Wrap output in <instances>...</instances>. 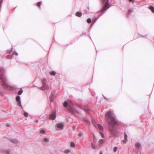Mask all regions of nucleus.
<instances>
[{
	"instance_id": "obj_1",
	"label": "nucleus",
	"mask_w": 154,
	"mask_h": 154,
	"mask_svg": "<svg viewBox=\"0 0 154 154\" xmlns=\"http://www.w3.org/2000/svg\"><path fill=\"white\" fill-rule=\"evenodd\" d=\"M106 120L108 123L109 129V137L110 138H116L119 134V132L116 129L113 128L114 125L117 124V122L115 118V114L111 112H107L106 113Z\"/></svg>"
},
{
	"instance_id": "obj_2",
	"label": "nucleus",
	"mask_w": 154,
	"mask_h": 154,
	"mask_svg": "<svg viewBox=\"0 0 154 154\" xmlns=\"http://www.w3.org/2000/svg\"><path fill=\"white\" fill-rule=\"evenodd\" d=\"M5 69L3 67H0V79L1 80V84L5 88L8 87V82L4 75L5 72Z\"/></svg>"
},
{
	"instance_id": "obj_3",
	"label": "nucleus",
	"mask_w": 154,
	"mask_h": 154,
	"mask_svg": "<svg viewBox=\"0 0 154 154\" xmlns=\"http://www.w3.org/2000/svg\"><path fill=\"white\" fill-rule=\"evenodd\" d=\"M102 2L103 6L101 11V12H104V13L106 10L110 7L109 4V0H102Z\"/></svg>"
},
{
	"instance_id": "obj_4",
	"label": "nucleus",
	"mask_w": 154,
	"mask_h": 154,
	"mask_svg": "<svg viewBox=\"0 0 154 154\" xmlns=\"http://www.w3.org/2000/svg\"><path fill=\"white\" fill-rule=\"evenodd\" d=\"M67 102L68 103H69V105H68V106H69V111L71 113L74 114L76 112H78L77 110L72 107L71 106H72V103L71 101L68 100Z\"/></svg>"
},
{
	"instance_id": "obj_5",
	"label": "nucleus",
	"mask_w": 154,
	"mask_h": 154,
	"mask_svg": "<svg viewBox=\"0 0 154 154\" xmlns=\"http://www.w3.org/2000/svg\"><path fill=\"white\" fill-rule=\"evenodd\" d=\"M92 123L95 127L97 128H98L100 131H103V127L101 126L100 125L97 124L94 120H92Z\"/></svg>"
},
{
	"instance_id": "obj_6",
	"label": "nucleus",
	"mask_w": 154,
	"mask_h": 154,
	"mask_svg": "<svg viewBox=\"0 0 154 154\" xmlns=\"http://www.w3.org/2000/svg\"><path fill=\"white\" fill-rule=\"evenodd\" d=\"M64 124L63 123H59L57 124L56 127L57 129H56L57 130H61L63 129V128Z\"/></svg>"
},
{
	"instance_id": "obj_7",
	"label": "nucleus",
	"mask_w": 154,
	"mask_h": 154,
	"mask_svg": "<svg viewBox=\"0 0 154 154\" xmlns=\"http://www.w3.org/2000/svg\"><path fill=\"white\" fill-rule=\"evenodd\" d=\"M16 100L17 102L18 105L21 107L22 109H23V107L21 105V101H20V96H17L16 97Z\"/></svg>"
},
{
	"instance_id": "obj_8",
	"label": "nucleus",
	"mask_w": 154,
	"mask_h": 154,
	"mask_svg": "<svg viewBox=\"0 0 154 154\" xmlns=\"http://www.w3.org/2000/svg\"><path fill=\"white\" fill-rule=\"evenodd\" d=\"M49 119L51 120H54L56 118V112H54L51 113L49 116Z\"/></svg>"
},
{
	"instance_id": "obj_9",
	"label": "nucleus",
	"mask_w": 154,
	"mask_h": 154,
	"mask_svg": "<svg viewBox=\"0 0 154 154\" xmlns=\"http://www.w3.org/2000/svg\"><path fill=\"white\" fill-rule=\"evenodd\" d=\"M42 85V86L40 88L41 90H44L45 89L48 90L49 89V87L48 85L46 84Z\"/></svg>"
},
{
	"instance_id": "obj_10",
	"label": "nucleus",
	"mask_w": 154,
	"mask_h": 154,
	"mask_svg": "<svg viewBox=\"0 0 154 154\" xmlns=\"http://www.w3.org/2000/svg\"><path fill=\"white\" fill-rule=\"evenodd\" d=\"M11 141L14 143H18V140L16 139H13L11 140Z\"/></svg>"
},
{
	"instance_id": "obj_11",
	"label": "nucleus",
	"mask_w": 154,
	"mask_h": 154,
	"mask_svg": "<svg viewBox=\"0 0 154 154\" xmlns=\"http://www.w3.org/2000/svg\"><path fill=\"white\" fill-rule=\"evenodd\" d=\"M76 16L78 17H80L82 15V13L81 12H77L76 13Z\"/></svg>"
},
{
	"instance_id": "obj_12",
	"label": "nucleus",
	"mask_w": 154,
	"mask_h": 154,
	"mask_svg": "<svg viewBox=\"0 0 154 154\" xmlns=\"http://www.w3.org/2000/svg\"><path fill=\"white\" fill-rule=\"evenodd\" d=\"M149 8L152 13H154V7L150 6L149 7Z\"/></svg>"
},
{
	"instance_id": "obj_13",
	"label": "nucleus",
	"mask_w": 154,
	"mask_h": 154,
	"mask_svg": "<svg viewBox=\"0 0 154 154\" xmlns=\"http://www.w3.org/2000/svg\"><path fill=\"white\" fill-rule=\"evenodd\" d=\"M135 146L138 149L140 148L141 147V144L139 142H138L135 145Z\"/></svg>"
},
{
	"instance_id": "obj_14",
	"label": "nucleus",
	"mask_w": 154,
	"mask_h": 154,
	"mask_svg": "<svg viewBox=\"0 0 154 154\" xmlns=\"http://www.w3.org/2000/svg\"><path fill=\"white\" fill-rule=\"evenodd\" d=\"M47 80L46 79L44 78L42 81V85L46 84Z\"/></svg>"
},
{
	"instance_id": "obj_15",
	"label": "nucleus",
	"mask_w": 154,
	"mask_h": 154,
	"mask_svg": "<svg viewBox=\"0 0 154 154\" xmlns=\"http://www.w3.org/2000/svg\"><path fill=\"white\" fill-rule=\"evenodd\" d=\"M127 135L126 134H125V140L124 141V142L126 143L127 141Z\"/></svg>"
},
{
	"instance_id": "obj_16",
	"label": "nucleus",
	"mask_w": 154,
	"mask_h": 154,
	"mask_svg": "<svg viewBox=\"0 0 154 154\" xmlns=\"http://www.w3.org/2000/svg\"><path fill=\"white\" fill-rule=\"evenodd\" d=\"M50 73L51 75H56V72L55 71H53L50 72Z\"/></svg>"
},
{
	"instance_id": "obj_17",
	"label": "nucleus",
	"mask_w": 154,
	"mask_h": 154,
	"mask_svg": "<svg viewBox=\"0 0 154 154\" xmlns=\"http://www.w3.org/2000/svg\"><path fill=\"white\" fill-rule=\"evenodd\" d=\"M69 105V103H68L67 101H65L63 103V106L64 107H66L68 105Z\"/></svg>"
},
{
	"instance_id": "obj_18",
	"label": "nucleus",
	"mask_w": 154,
	"mask_h": 154,
	"mask_svg": "<svg viewBox=\"0 0 154 154\" xmlns=\"http://www.w3.org/2000/svg\"><path fill=\"white\" fill-rule=\"evenodd\" d=\"M23 92V91L22 88H20V90L18 92V94L20 95H21Z\"/></svg>"
},
{
	"instance_id": "obj_19",
	"label": "nucleus",
	"mask_w": 154,
	"mask_h": 154,
	"mask_svg": "<svg viewBox=\"0 0 154 154\" xmlns=\"http://www.w3.org/2000/svg\"><path fill=\"white\" fill-rule=\"evenodd\" d=\"M84 120L85 121V122H86V123H87L88 124H90V122L88 121V119L85 118L84 119Z\"/></svg>"
},
{
	"instance_id": "obj_20",
	"label": "nucleus",
	"mask_w": 154,
	"mask_h": 154,
	"mask_svg": "<svg viewBox=\"0 0 154 154\" xmlns=\"http://www.w3.org/2000/svg\"><path fill=\"white\" fill-rule=\"evenodd\" d=\"M42 3V2H38L37 4V6H38V7H39V8H40V6L41 5Z\"/></svg>"
},
{
	"instance_id": "obj_21",
	"label": "nucleus",
	"mask_w": 154,
	"mask_h": 154,
	"mask_svg": "<svg viewBox=\"0 0 154 154\" xmlns=\"http://www.w3.org/2000/svg\"><path fill=\"white\" fill-rule=\"evenodd\" d=\"M70 146L72 147H74L75 146V144L74 142H72L70 143Z\"/></svg>"
},
{
	"instance_id": "obj_22",
	"label": "nucleus",
	"mask_w": 154,
	"mask_h": 154,
	"mask_svg": "<svg viewBox=\"0 0 154 154\" xmlns=\"http://www.w3.org/2000/svg\"><path fill=\"white\" fill-rule=\"evenodd\" d=\"M24 116L26 117H28V114L27 112H25L24 113Z\"/></svg>"
},
{
	"instance_id": "obj_23",
	"label": "nucleus",
	"mask_w": 154,
	"mask_h": 154,
	"mask_svg": "<svg viewBox=\"0 0 154 154\" xmlns=\"http://www.w3.org/2000/svg\"><path fill=\"white\" fill-rule=\"evenodd\" d=\"M103 141V140L102 139H100L99 141V144H101Z\"/></svg>"
},
{
	"instance_id": "obj_24",
	"label": "nucleus",
	"mask_w": 154,
	"mask_h": 154,
	"mask_svg": "<svg viewBox=\"0 0 154 154\" xmlns=\"http://www.w3.org/2000/svg\"><path fill=\"white\" fill-rule=\"evenodd\" d=\"M117 150V147H115L113 149V151L114 152H116Z\"/></svg>"
},
{
	"instance_id": "obj_25",
	"label": "nucleus",
	"mask_w": 154,
	"mask_h": 154,
	"mask_svg": "<svg viewBox=\"0 0 154 154\" xmlns=\"http://www.w3.org/2000/svg\"><path fill=\"white\" fill-rule=\"evenodd\" d=\"M40 133L41 134H45V131L43 130H42L40 131Z\"/></svg>"
},
{
	"instance_id": "obj_26",
	"label": "nucleus",
	"mask_w": 154,
	"mask_h": 154,
	"mask_svg": "<svg viewBox=\"0 0 154 154\" xmlns=\"http://www.w3.org/2000/svg\"><path fill=\"white\" fill-rule=\"evenodd\" d=\"M87 21L88 23H90L91 22V19H90V18H88L87 20Z\"/></svg>"
},
{
	"instance_id": "obj_27",
	"label": "nucleus",
	"mask_w": 154,
	"mask_h": 154,
	"mask_svg": "<svg viewBox=\"0 0 154 154\" xmlns=\"http://www.w3.org/2000/svg\"><path fill=\"white\" fill-rule=\"evenodd\" d=\"M44 140L46 142H48L49 141L48 139L47 138V137L44 138Z\"/></svg>"
},
{
	"instance_id": "obj_28",
	"label": "nucleus",
	"mask_w": 154,
	"mask_h": 154,
	"mask_svg": "<svg viewBox=\"0 0 154 154\" xmlns=\"http://www.w3.org/2000/svg\"><path fill=\"white\" fill-rule=\"evenodd\" d=\"M70 152V150L68 149H67L64 151V152L66 153H67Z\"/></svg>"
},
{
	"instance_id": "obj_29",
	"label": "nucleus",
	"mask_w": 154,
	"mask_h": 154,
	"mask_svg": "<svg viewBox=\"0 0 154 154\" xmlns=\"http://www.w3.org/2000/svg\"><path fill=\"white\" fill-rule=\"evenodd\" d=\"M15 55L17 56V55H18V54L16 51H14L13 53V55Z\"/></svg>"
},
{
	"instance_id": "obj_30",
	"label": "nucleus",
	"mask_w": 154,
	"mask_h": 154,
	"mask_svg": "<svg viewBox=\"0 0 154 154\" xmlns=\"http://www.w3.org/2000/svg\"><path fill=\"white\" fill-rule=\"evenodd\" d=\"M12 48H11V50H7V51H6V53H8V54L10 53V52L11 51H12Z\"/></svg>"
},
{
	"instance_id": "obj_31",
	"label": "nucleus",
	"mask_w": 154,
	"mask_h": 154,
	"mask_svg": "<svg viewBox=\"0 0 154 154\" xmlns=\"http://www.w3.org/2000/svg\"><path fill=\"white\" fill-rule=\"evenodd\" d=\"M51 94L52 96L53 97H54L55 96V95H56L55 94V93H51Z\"/></svg>"
},
{
	"instance_id": "obj_32",
	"label": "nucleus",
	"mask_w": 154,
	"mask_h": 154,
	"mask_svg": "<svg viewBox=\"0 0 154 154\" xmlns=\"http://www.w3.org/2000/svg\"><path fill=\"white\" fill-rule=\"evenodd\" d=\"M13 56V55H8V56H7V57L8 58H10L11 57H12V56Z\"/></svg>"
},
{
	"instance_id": "obj_33",
	"label": "nucleus",
	"mask_w": 154,
	"mask_h": 154,
	"mask_svg": "<svg viewBox=\"0 0 154 154\" xmlns=\"http://www.w3.org/2000/svg\"><path fill=\"white\" fill-rule=\"evenodd\" d=\"M5 153L7 154H9V151L8 150H6L5 151Z\"/></svg>"
},
{
	"instance_id": "obj_34",
	"label": "nucleus",
	"mask_w": 154,
	"mask_h": 154,
	"mask_svg": "<svg viewBox=\"0 0 154 154\" xmlns=\"http://www.w3.org/2000/svg\"><path fill=\"white\" fill-rule=\"evenodd\" d=\"M133 12V11L131 10H129V11H128V15H129V14H130L131 12Z\"/></svg>"
},
{
	"instance_id": "obj_35",
	"label": "nucleus",
	"mask_w": 154,
	"mask_h": 154,
	"mask_svg": "<svg viewBox=\"0 0 154 154\" xmlns=\"http://www.w3.org/2000/svg\"><path fill=\"white\" fill-rule=\"evenodd\" d=\"M91 146H92V148H93L94 149H95V146L94 144H92Z\"/></svg>"
},
{
	"instance_id": "obj_36",
	"label": "nucleus",
	"mask_w": 154,
	"mask_h": 154,
	"mask_svg": "<svg viewBox=\"0 0 154 154\" xmlns=\"http://www.w3.org/2000/svg\"><path fill=\"white\" fill-rule=\"evenodd\" d=\"M89 110V109H84V110L86 112H88V111Z\"/></svg>"
},
{
	"instance_id": "obj_37",
	"label": "nucleus",
	"mask_w": 154,
	"mask_h": 154,
	"mask_svg": "<svg viewBox=\"0 0 154 154\" xmlns=\"http://www.w3.org/2000/svg\"><path fill=\"white\" fill-rule=\"evenodd\" d=\"M100 133L101 134V135L102 136V137H104V134H103L102 133H101V132H100Z\"/></svg>"
},
{
	"instance_id": "obj_38",
	"label": "nucleus",
	"mask_w": 154,
	"mask_h": 154,
	"mask_svg": "<svg viewBox=\"0 0 154 154\" xmlns=\"http://www.w3.org/2000/svg\"><path fill=\"white\" fill-rule=\"evenodd\" d=\"M100 133L101 134V135L102 136V137H104V134H103L102 133H101V132H100Z\"/></svg>"
},
{
	"instance_id": "obj_39",
	"label": "nucleus",
	"mask_w": 154,
	"mask_h": 154,
	"mask_svg": "<svg viewBox=\"0 0 154 154\" xmlns=\"http://www.w3.org/2000/svg\"><path fill=\"white\" fill-rule=\"evenodd\" d=\"M78 135L79 136H81L82 135V134L80 133H79L78 134Z\"/></svg>"
},
{
	"instance_id": "obj_40",
	"label": "nucleus",
	"mask_w": 154,
	"mask_h": 154,
	"mask_svg": "<svg viewBox=\"0 0 154 154\" xmlns=\"http://www.w3.org/2000/svg\"><path fill=\"white\" fill-rule=\"evenodd\" d=\"M129 1L131 2H133L134 0H129Z\"/></svg>"
},
{
	"instance_id": "obj_41",
	"label": "nucleus",
	"mask_w": 154,
	"mask_h": 154,
	"mask_svg": "<svg viewBox=\"0 0 154 154\" xmlns=\"http://www.w3.org/2000/svg\"><path fill=\"white\" fill-rule=\"evenodd\" d=\"M50 100L51 101H52V99L51 97H50Z\"/></svg>"
},
{
	"instance_id": "obj_42",
	"label": "nucleus",
	"mask_w": 154,
	"mask_h": 154,
	"mask_svg": "<svg viewBox=\"0 0 154 154\" xmlns=\"http://www.w3.org/2000/svg\"><path fill=\"white\" fill-rule=\"evenodd\" d=\"M100 154H103V153L102 152H100Z\"/></svg>"
},
{
	"instance_id": "obj_43",
	"label": "nucleus",
	"mask_w": 154,
	"mask_h": 154,
	"mask_svg": "<svg viewBox=\"0 0 154 154\" xmlns=\"http://www.w3.org/2000/svg\"><path fill=\"white\" fill-rule=\"evenodd\" d=\"M36 121L37 122H38V120H36Z\"/></svg>"
},
{
	"instance_id": "obj_44",
	"label": "nucleus",
	"mask_w": 154,
	"mask_h": 154,
	"mask_svg": "<svg viewBox=\"0 0 154 154\" xmlns=\"http://www.w3.org/2000/svg\"><path fill=\"white\" fill-rule=\"evenodd\" d=\"M104 98L105 99H106V98L105 97H104Z\"/></svg>"
}]
</instances>
